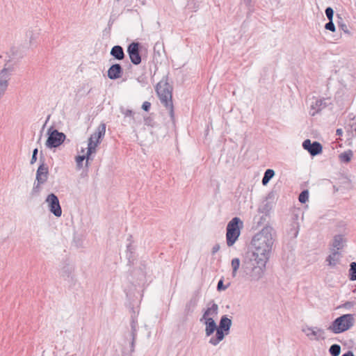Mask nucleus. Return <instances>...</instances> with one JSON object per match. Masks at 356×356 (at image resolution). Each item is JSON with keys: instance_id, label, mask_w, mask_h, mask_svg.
<instances>
[{"instance_id": "f257e3e1", "label": "nucleus", "mask_w": 356, "mask_h": 356, "mask_svg": "<svg viewBox=\"0 0 356 356\" xmlns=\"http://www.w3.org/2000/svg\"><path fill=\"white\" fill-rule=\"evenodd\" d=\"M273 244V238L268 229H262L252 240V245L254 248L253 251L254 260L261 272L268 259Z\"/></svg>"}, {"instance_id": "f03ea898", "label": "nucleus", "mask_w": 356, "mask_h": 356, "mask_svg": "<svg viewBox=\"0 0 356 356\" xmlns=\"http://www.w3.org/2000/svg\"><path fill=\"white\" fill-rule=\"evenodd\" d=\"M172 87L165 81H159L156 87V94L172 118L174 117V106L172 103Z\"/></svg>"}, {"instance_id": "7ed1b4c3", "label": "nucleus", "mask_w": 356, "mask_h": 356, "mask_svg": "<svg viewBox=\"0 0 356 356\" xmlns=\"http://www.w3.org/2000/svg\"><path fill=\"white\" fill-rule=\"evenodd\" d=\"M243 222L240 218L235 217L229 221L227 226L226 240L229 247L232 246L238 240Z\"/></svg>"}, {"instance_id": "20e7f679", "label": "nucleus", "mask_w": 356, "mask_h": 356, "mask_svg": "<svg viewBox=\"0 0 356 356\" xmlns=\"http://www.w3.org/2000/svg\"><path fill=\"white\" fill-rule=\"evenodd\" d=\"M106 124L104 123L100 124L95 133L91 135L88 140L87 147V155L90 156L92 154L96 152V148L101 143V140L105 136Z\"/></svg>"}, {"instance_id": "39448f33", "label": "nucleus", "mask_w": 356, "mask_h": 356, "mask_svg": "<svg viewBox=\"0 0 356 356\" xmlns=\"http://www.w3.org/2000/svg\"><path fill=\"white\" fill-rule=\"evenodd\" d=\"M232 324V321L227 317H222L220 322V325L217 327L216 337L210 339L209 343L213 346L218 344L227 335Z\"/></svg>"}, {"instance_id": "423d86ee", "label": "nucleus", "mask_w": 356, "mask_h": 356, "mask_svg": "<svg viewBox=\"0 0 356 356\" xmlns=\"http://www.w3.org/2000/svg\"><path fill=\"white\" fill-rule=\"evenodd\" d=\"M347 234L346 224L343 221L339 222L335 225V249L342 250L346 245Z\"/></svg>"}, {"instance_id": "0eeeda50", "label": "nucleus", "mask_w": 356, "mask_h": 356, "mask_svg": "<svg viewBox=\"0 0 356 356\" xmlns=\"http://www.w3.org/2000/svg\"><path fill=\"white\" fill-rule=\"evenodd\" d=\"M354 324L353 314H343L335 318V333H340L349 330Z\"/></svg>"}, {"instance_id": "6e6552de", "label": "nucleus", "mask_w": 356, "mask_h": 356, "mask_svg": "<svg viewBox=\"0 0 356 356\" xmlns=\"http://www.w3.org/2000/svg\"><path fill=\"white\" fill-rule=\"evenodd\" d=\"M48 138L46 141V146L49 148L57 147L60 146L65 140V135L59 132L58 130H51L48 131Z\"/></svg>"}, {"instance_id": "1a4fd4ad", "label": "nucleus", "mask_w": 356, "mask_h": 356, "mask_svg": "<svg viewBox=\"0 0 356 356\" xmlns=\"http://www.w3.org/2000/svg\"><path fill=\"white\" fill-rule=\"evenodd\" d=\"M46 202L50 211L56 217H60L62 214V209L57 196L51 193L47 196Z\"/></svg>"}, {"instance_id": "9d476101", "label": "nucleus", "mask_w": 356, "mask_h": 356, "mask_svg": "<svg viewBox=\"0 0 356 356\" xmlns=\"http://www.w3.org/2000/svg\"><path fill=\"white\" fill-rule=\"evenodd\" d=\"M10 71L7 68H3L0 72V99L5 94L10 80Z\"/></svg>"}, {"instance_id": "9b49d317", "label": "nucleus", "mask_w": 356, "mask_h": 356, "mask_svg": "<svg viewBox=\"0 0 356 356\" xmlns=\"http://www.w3.org/2000/svg\"><path fill=\"white\" fill-rule=\"evenodd\" d=\"M127 51L129 53L131 61L135 64L138 65L141 62V58L139 54V45L138 43L132 42L128 47Z\"/></svg>"}, {"instance_id": "f8f14e48", "label": "nucleus", "mask_w": 356, "mask_h": 356, "mask_svg": "<svg viewBox=\"0 0 356 356\" xmlns=\"http://www.w3.org/2000/svg\"><path fill=\"white\" fill-rule=\"evenodd\" d=\"M302 147L312 156L317 155L322 152L321 145L318 142L312 143L309 139H307L303 142Z\"/></svg>"}, {"instance_id": "ddd939ff", "label": "nucleus", "mask_w": 356, "mask_h": 356, "mask_svg": "<svg viewBox=\"0 0 356 356\" xmlns=\"http://www.w3.org/2000/svg\"><path fill=\"white\" fill-rule=\"evenodd\" d=\"M337 185L338 186L335 188V191H341L343 192L344 191L350 190L352 187L350 179L344 175H340L337 178Z\"/></svg>"}, {"instance_id": "4468645a", "label": "nucleus", "mask_w": 356, "mask_h": 356, "mask_svg": "<svg viewBox=\"0 0 356 356\" xmlns=\"http://www.w3.org/2000/svg\"><path fill=\"white\" fill-rule=\"evenodd\" d=\"M48 177V168L44 165H40L38 168L36 173V179L38 181V184L40 185L41 184L44 183Z\"/></svg>"}, {"instance_id": "2eb2a0df", "label": "nucleus", "mask_w": 356, "mask_h": 356, "mask_svg": "<svg viewBox=\"0 0 356 356\" xmlns=\"http://www.w3.org/2000/svg\"><path fill=\"white\" fill-rule=\"evenodd\" d=\"M122 67L119 64H114L108 70V76L111 79H116L121 76Z\"/></svg>"}, {"instance_id": "dca6fc26", "label": "nucleus", "mask_w": 356, "mask_h": 356, "mask_svg": "<svg viewBox=\"0 0 356 356\" xmlns=\"http://www.w3.org/2000/svg\"><path fill=\"white\" fill-rule=\"evenodd\" d=\"M201 321H204V324L206 325L205 327V334L207 337L211 335L215 330L217 331V326L214 321V319L211 318H206V319H201Z\"/></svg>"}, {"instance_id": "f3484780", "label": "nucleus", "mask_w": 356, "mask_h": 356, "mask_svg": "<svg viewBox=\"0 0 356 356\" xmlns=\"http://www.w3.org/2000/svg\"><path fill=\"white\" fill-rule=\"evenodd\" d=\"M218 315V305L213 304L211 307L207 308L203 314L202 319L211 318L214 319Z\"/></svg>"}, {"instance_id": "a211bd4d", "label": "nucleus", "mask_w": 356, "mask_h": 356, "mask_svg": "<svg viewBox=\"0 0 356 356\" xmlns=\"http://www.w3.org/2000/svg\"><path fill=\"white\" fill-rule=\"evenodd\" d=\"M111 54L118 60H122L124 57V54L122 47L118 45L114 46L112 48Z\"/></svg>"}, {"instance_id": "6ab92c4d", "label": "nucleus", "mask_w": 356, "mask_h": 356, "mask_svg": "<svg viewBox=\"0 0 356 356\" xmlns=\"http://www.w3.org/2000/svg\"><path fill=\"white\" fill-rule=\"evenodd\" d=\"M353 156V152L350 149H348L339 155V160L341 163H349Z\"/></svg>"}, {"instance_id": "aec40b11", "label": "nucleus", "mask_w": 356, "mask_h": 356, "mask_svg": "<svg viewBox=\"0 0 356 356\" xmlns=\"http://www.w3.org/2000/svg\"><path fill=\"white\" fill-rule=\"evenodd\" d=\"M302 331L308 336L311 339H318L321 336V330H314L309 327H307L302 330Z\"/></svg>"}, {"instance_id": "412c9836", "label": "nucleus", "mask_w": 356, "mask_h": 356, "mask_svg": "<svg viewBox=\"0 0 356 356\" xmlns=\"http://www.w3.org/2000/svg\"><path fill=\"white\" fill-rule=\"evenodd\" d=\"M349 279L351 281L356 280V262H351L350 264V270H349Z\"/></svg>"}, {"instance_id": "4be33fe9", "label": "nucleus", "mask_w": 356, "mask_h": 356, "mask_svg": "<svg viewBox=\"0 0 356 356\" xmlns=\"http://www.w3.org/2000/svg\"><path fill=\"white\" fill-rule=\"evenodd\" d=\"M274 171L271 169H268L264 174L262 179V184L266 185L268 183L269 180L274 176Z\"/></svg>"}, {"instance_id": "5701e85b", "label": "nucleus", "mask_w": 356, "mask_h": 356, "mask_svg": "<svg viewBox=\"0 0 356 356\" xmlns=\"http://www.w3.org/2000/svg\"><path fill=\"white\" fill-rule=\"evenodd\" d=\"M240 266V260L238 258L233 259L232 261V276L236 277L237 271Z\"/></svg>"}, {"instance_id": "b1692460", "label": "nucleus", "mask_w": 356, "mask_h": 356, "mask_svg": "<svg viewBox=\"0 0 356 356\" xmlns=\"http://www.w3.org/2000/svg\"><path fill=\"white\" fill-rule=\"evenodd\" d=\"M337 24L340 29H341L344 33H348V30L346 24L343 22V19L340 16V15H337Z\"/></svg>"}, {"instance_id": "393cba45", "label": "nucleus", "mask_w": 356, "mask_h": 356, "mask_svg": "<svg viewBox=\"0 0 356 356\" xmlns=\"http://www.w3.org/2000/svg\"><path fill=\"white\" fill-rule=\"evenodd\" d=\"M308 198H309V193L307 191H302L300 194L299 197H298L299 201L301 203H305L308 200Z\"/></svg>"}, {"instance_id": "a878e982", "label": "nucleus", "mask_w": 356, "mask_h": 356, "mask_svg": "<svg viewBox=\"0 0 356 356\" xmlns=\"http://www.w3.org/2000/svg\"><path fill=\"white\" fill-rule=\"evenodd\" d=\"M87 159V161L89 159V156H88L87 155V152L86 153V154H83V155H79L76 157V162L77 163V165L79 166H81L82 165V162L85 160V159Z\"/></svg>"}, {"instance_id": "bb28decb", "label": "nucleus", "mask_w": 356, "mask_h": 356, "mask_svg": "<svg viewBox=\"0 0 356 356\" xmlns=\"http://www.w3.org/2000/svg\"><path fill=\"white\" fill-rule=\"evenodd\" d=\"M353 303L352 302H345L343 305H339L337 307H335V309H341V308H346V309H350L351 307H353Z\"/></svg>"}, {"instance_id": "cd10ccee", "label": "nucleus", "mask_w": 356, "mask_h": 356, "mask_svg": "<svg viewBox=\"0 0 356 356\" xmlns=\"http://www.w3.org/2000/svg\"><path fill=\"white\" fill-rule=\"evenodd\" d=\"M325 13L329 20H332L334 11L332 8L329 7L325 10Z\"/></svg>"}, {"instance_id": "c85d7f7f", "label": "nucleus", "mask_w": 356, "mask_h": 356, "mask_svg": "<svg viewBox=\"0 0 356 356\" xmlns=\"http://www.w3.org/2000/svg\"><path fill=\"white\" fill-rule=\"evenodd\" d=\"M325 27L327 30L334 31V23L332 22V20H330V22L325 24Z\"/></svg>"}, {"instance_id": "c756f323", "label": "nucleus", "mask_w": 356, "mask_h": 356, "mask_svg": "<svg viewBox=\"0 0 356 356\" xmlns=\"http://www.w3.org/2000/svg\"><path fill=\"white\" fill-rule=\"evenodd\" d=\"M151 107V104L149 102H143L142 105V108L144 111H148Z\"/></svg>"}, {"instance_id": "7c9ffc66", "label": "nucleus", "mask_w": 356, "mask_h": 356, "mask_svg": "<svg viewBox=\"0 0 356 356\" xmlns=\"http://www.w3.org/2000/svg\"><path fill=\"white\" fill-rule=\"evenodd\" d=\"M38 154V149H35L33 152V156L31 159V163H33L36 161V155Z\"/></svg>"}, {"instance_id": "2f4dec72", "label": "nucleus", "mask_w": 356, "mask_h": 356, "mask_svg": "<svg viewBox=\"0 0 356 356\" xmlns=\"http://www.w3.org/2000/svg\"><path fill=\"white\" fill-rule=\"evenodd\" d=\"M218 290H225L226 289L225 286H223L222 280H220L218 283Z\"/></svg>"}, {"instance_id": "473e14b6", "label": "nucleus", "mask_w": 356, "mask_h": 356, "mask_svg": "<svg viewBox=\"0 0 356 356\" xmlns=\"http://www.w3.org/2000/svg\"><path fill=\"white\" fill-rule=\"evenodd\" d=\"M341 353V346L335 344V356H338Z\"/></svg>"}, {"instance_id": "72a5a7b5", "label": "nucleus", "mask_w": 356, "mask_h": 356, "mask_svg": "<svg viewBox=\"0 0 356 356\" xmlns=\"http://www.w3.org/2000/svg\"><path fill=\"white\" fill-rule=\"evenodd\" d=\"M343 134V130L341 129H337L336 130V134L338 136H341Z\"/></svg>"}, {"instance_id": "f704fd0d", "label": "nucleus", "mask_w": 356, "mask_h": 356, "mask_svg": "<svg viewBox=\"0 0 356 356\" xmlns=\"http://www.w3.org/2000/svg\"><path fill=\"white\" fill-rule=\"evenodd\" d=\"M330 354L334 356V345H332L329 350Z\"/></svg>"}, {"instance_id": "c9c22d12", "label": "nucleus", "mask_w": 356, "mask_h": 356, "mask_svg": "<svg viewBox=\"0 0 356 356\" xmlns=\"http://www.w3.org/2000/svg\"><path fill=\"white\" fill-rule=\"evenodd\" d=\"M331 259H332L331 256H329L328 258L327 259V261H328L330 265H331V264H332Z\"/></svg>"}]
</instances>
